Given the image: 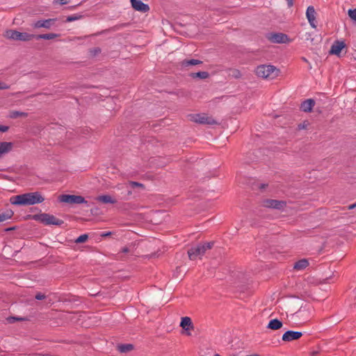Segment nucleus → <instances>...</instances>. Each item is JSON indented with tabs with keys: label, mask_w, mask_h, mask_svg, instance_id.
<instances>
[{
	"label": "nucleus",
	"mask_w": 356,
	"mask_h": 356,
	"mask_svg": "<svg viewBox=\"0 0 356 356\" xmlns=\"http://www.w3.org/2000/svg\"><path fill=\"white\" fill-rule=\"evenodd\" d=\"M44 200V197L39 192L26 193L15 195L10 197V202L15 205H33L42 203Z\"/></svg>",
	"instance_id": "nucleus-1"
},
{
	"label": "nucleus",
	"mask_w": 356,
	"mask_h": 356,
	"mask_svg": "<svg viewBox=\"0 0 356 356\" xmlns=\"http://www.w3.org/2000/svg\"><path fill=\"white\" fill-rule=\"evenodd\" d=\"M213 245V242H207L202 244H198L191 248L188 250V257L191 260L201 259L205 252L211 250Z\"/></svg>",
	"instance_id": "nucleus-2"
},
{
	"label": "nucleus",
	"mask_w": 356,
	"mask_h": 356,
	"mask_svg": "<svg viewBox=\"0 0 356 356\" xmlns=\"http://www.w3.org/2000/svg\"><path fill=\"white\" fill-rule=\"evenodd\" d=\"M280 70L271 65H261L256 69L258 76L264 79H273L279 75Z\"/></svg>",
	"instance_id": "nucleus-3"
},
{
	"label": "nucleus",
	"mask_w": 356,
	"mask_h": 356,
	"mask_svg": "<svg viewBox=\"0 0 356 356\" xmlns=\"http://www.w3.org/2000/svg\"><path fill=\"white\" fill-rule=\"evenodd\" d=\"M4 36L10 40H17V41H29L35 38L34 34H30L26 32H19L16 30H7Z\"/></svg>",
	"instance_id": "nucleus-4"
},
{
	"label": "nucleus",
	"mask_w": 356,
	"mask_h": 356,
	"mask_svg": "<svg viewBox=\"0 0 356 356\" xmlns=\"http://www.w3.org/2000/svg\"><path fill=\"white\" fill-rule=\"evenodd\" d=\"M35 219L39 220L45 225H61L64 223L63 220L57 218L54 216L49 213H41L35 216Z\"/></svg>",
	"instance_id": "nucleus-5"
},
{
	"label": "nucleus",
	"mask_w": 356,
	"mask_h": 356,
	"mask_svg": "<svg viewBox=\"0 0 356 356\" xmlns=\"http://www.w3.org/2000/svg\"><path fill=\"white\" fill-rule=\"evenodd\" d=\"M191 121L202 124H216L217 122L210 116L202 114H191L188 115Z\"/></svg>",
	"instance_id": "nucleus-6"
},
{
	"label": "nucleus",
	"mask_w": 356,
	"mask_h": 356,
	"mask_svg": "<svg viewBox=\"0 0 356 356\" xmlns=\"http://www.w3.org/2000/svg\"><path fill=\"white\" fill-rule=\"evenodd\" d=\"M59 200L61 202H65L68 204L87 203L84 197L81 195H62L59 197Z\"/></svg>",
	"instance_id": "nucleus-7"
},
{
	"label": "nucleus",
	"mask_w": 356,
	"mask_h": 356,
	"mask_svg": "<svg viewBox=\"0 0 356 356\" xmlns=\"http://www.w3.org/2000/svg\"><path fill=\"white\" fill-rule=\"evenodd\" d=\"M286 205V202L277 200L266 199L262 202L263 207L278 210L284 209Z\"/></svg>",
	"instance_id": "nucleus-8"
},
{
	"label": "nucleus",
	"mask_w": 356,
	"mask_h": 356,
	"mask_svg": "<svg viewBox=\"0 0 356 356\" xmlns=\"http://www.w3.org/2000/svg\"><path fill=\"white\" fill-rule=\"evenodd\" d=\"M267 38L273 43H286L289 41L287 35L282 33H268Z\"/></svg>",
	"instance_id": "nucleus-9"
},
{
	"label": "nucleus",
	"mask_w": 356,
	"mask_h": 356,
	"mask_svg": "<svg viewBox=\"0 0 356 356\" xmlns=\"http://www.w3.org/2000/svg\"><path fill=\"white\" fill-rule=\"evenodd\" d=\"M56 19H40L33 23L32 26L34 29H40L44 28L47 29H49L56 22Z\"/></svg>",
	"instance_id": "nucleus-10"
},
{
	"label": "nucleus",
	"mask_w": 356,
	"mask_h": 356,
	"mask_svg": "<svg viewBox=\"0 0 356 356\" xmlns=\"http://www.w3.org/2000/svg\"><path fill=\"white\" fill-rule=\"evenodd\" d=\"M130 2L132 8L136 11L145 13L149 10V6L140 0H130Z\"/></svg>",
	"instance_id": "nucleus-11"
},
{
	"label": "nucleus",
	"mask_w": 356,
	"mask_h": 356,
	"mask_svg": "<svg viewBox=\"0 0 356 356\" xmlns=\"http://www.w3.org/2000/svg\"><path fill=\"white\" fill-rule=\"evenodd\" d=\"M302 336L301 332L288 330L282 335V340L284 341H291L297 340Z\"/></svg>",
	"instance_id": "nucleus-12"
},
{
	"label": "nucleus",
	"mask_w": 356,
	"mask_h": 356,
	"mask_svg": "<svg viewBox=\"0 0 356 356\" xmlns=\"http://www.w3.org/2000/svg\"><path fill=\"white\" fill-rule=\"evenodd\" d=\"M180 326L186 332L187 335H191L190 331L194 330L191 318L188 316L181 318Z\"/></svg>",
	"instance_id": "nucleus-13"
},
{
	"label": "nucleus",
	"mask_w": 356,
	"mask_h": 356,
	"mask_svg": "<svg viewBox=\"0 0 356 356\" xmlns=\"http://www.w3.org/2000/svg\"><path fill=\"white\" fill-rule=\"evenodd\" d=\"M306 16L312 27L316 28V11L313 6H309L306 11Z\"/></svg>",
	"instance_id": "nucleus-14"
},
{
	"label": "nucleus",
	"mask_w": 356,
	"mask_h": 356,
	"mask_svg": "<svg viewBox=\"0 0 356 356\" xmlns=\"http://www.w3.org/2000/svg\"><path fill=\"white\" fill-rule=\"evenodd\" d=\"M345 46V43L343 41L337 40L332 44L330 53L331 54L339 55Z\"/></svg>",
	"instance_id": "nucleus-15"
},
{
	"label": "nucleus",
	"mask_w": 356,
	"mask_h": 356,
	"mask_svg": "<svg viewBox=\"0 0 356 356\" xmlns=\"http://www.w3.org/2000/svg\"><path fill=\"white\" fill-rule=\"evenodd\" d=\"M315 105V101L313 99H308L305 100L300 106V109L305 112L309 113L312 111L313 107Z\"/></svg>",
	"instance_id": "nucleus-16"
},
{
	"label": "nucleus",
	"mask_w": 356,
	"mask_h": 356,
	"mask_svg": "<svg viewBox=\"0 0 356 356\" xmlns=\"http://www.w3.org/2000/svg\"><path fill=\"white\" fill-rule=\"evenodd\" d=\"M13 147V143L10 142H1L0 143V158L3 155L8 153L12 150Z\"/></svg>",
	"instance_id": "nucleus-17"
},
{
	"label": "nucleus",
	"mask_w": 356,
	"mask_h": 356,
	"mask_svg": "<svg viewBox=\"0 0 356 356\" xmlns=\"http://www.w3.org/2000/svg\"><path fill=\"white\" fill-rule=\"evenodd\" d=\"M309 264V261L307 259H302L294 264L293 269L296 270H302L305 269Z\"/></svg>",
	"instance_id": "nucleus-18"
},
{
	"label": "nucleus",
	"mask_w": 356,
	"mask_h": 356,
	"mask_svg": "<svg viewBox=\"0 0 356 356\" xmlns=\"http://www.w3.org/2000/svg\"><path fill=\"white\" fill-rule=\"evenodd\" d=\"M283 323L281 321L278 320L277 318H275L270 321L267 325V328L273 330H277L280 329Z\"/></svg>",
	"instance_id": "nucleus-19"
},
{
	"label": "nucleus",
	"mask_w": 356,
	"mask_h": 356,
	"mask_svg": "<svg viewBox=\"0 0 356 356\" xmlns=\"http://www.w3.org/2000/svg\"><path fill=\"white\" fill-rule=\"evenodd\" d=\"M98 202H100L104 204H115L117 202L116 200L113 199L111 195H99L96 199Z\"/></svg>",
	"instance_id": "nucleus-20"
},
{
	"label": "nucleus",
	"mask_w": 356,
	"mask_h": 356,
	"mask_svg": "<svg viewBox=\"0 0 356 356\" xmlns=\"http://www.w3.org/2000/svg\"><path fill=\"white\" fill-rule=\"evenodd\" d=\"M202 61L197 59H185L181 61V65L183 68H186L191 65L202 64Z\"/></svg>",
	"instance_id": "nucleus-21"
},
{
	"label": "nucleus",
	"mask_w": 356,
	"mask_h": 356,
	"mask_svg": "<svg viewBox=\"0 0 356 356\" xmlns=\"http://www.w3.org/2000/svg\"><path fill=\"white\" fill-rule=\"evenodd\" d=\"M59 35L56 33H44V34H39L35 35V38L37 40L39 39H44V40H52L57 38Z\"/></svg>",
	"instance_id": "nucleus-22"
},
{
	"label": "nucleus",
	"mask_w": 356,
	"mask_h": 356,
	"mask_svg": "<svg viewBox=\"0 0 356 356\" xmlns=\"http://www.w3.org/2000/svg\"><path fill=\"white\" fill-rule=\"evenodd\" d=\"M134 349V346L130 343H126V344H119L118 346V350L120 353H128Z\"/></svg>",
	"instance_id": "nucleus-23"
},
{
	"label": "nucleus",
	"mask_w": 356,
	"mask_h": 356,
	"mask_svg": "<svg viewBox=\"0 0 356 356\" xmlns=\"http://www.w3.org/2000/svg\"><path fill=\"white\" fill-rule=\"evenodd\" d=\"M13 215V212L11 210L6 211L5 212L0 211V222L10 219Z\"/></svg>",
	"instance_id": "nucleus-24"
},
{
	"label": "nucleus",
	"mask_w": 356,
	"mask_h": 356,
	"mask_svg": "<svg viewBox=\"0 0 356 356\" xmlns=\"http://www.w3.org/2000/svg\"><path fill=\"white\" fill-rule=\"evenodd\" d=\"M209 76V74L207 72H198L195 73H192L191 76L193 78H200L202 79H207Z\"/></svg>",
	"instance_id": "nucleus-25"
},
{
	"label": "nucleus",
	"mask_w": 356,
	"mask_h": 356,
	"mask_svg": "<svg viewBox=\"0 0 356 356\" xmlns=\"http://www.w3.org/2000/svg\"><path fill=\"white\" fill-rule=\"evenodd\" d=\"M28 116V113L25 112H20V111H11L10 113V117L11 118H17L19 117H24L26 118Z\"/></svg>",
	"instance_id": "nucleus-26"
},
{
	"label": "nucleus",
	"mask_w": 356,
	"mask_h": 356,
	"mask_svg": "<svg viewBox=\"0 0 356 356\" xmlns=\"http://www.w3.org/2000/svg\"><path fill=\"white\" fill-rule=\"evenodd\" d=\"M88 235L86 234H84L79 236L78 238H76L74 241L76 243H82L86 242L88 240Z\"/></svg>",
	"instance_id": "nucleus-27"
},
{
	"label": "nucleus",
	"mask_w": 356,
	"mask_h": 356,
	"mask_svg": "<svg viewBox=\"0 0 356 356\" xmlns=\"http://www.w3.org/2000/svg\"><path fill=\"white\" fill-rule=\"evenodd\" d=\"M82 17L81 15H70L67 17L66 19V22H74L75 20H78V19H80Z\"/></svg>",
	"instance_id": "nucleus-28"
},
{
	"label": "nucleus",
	"mask_w": 356,
	"mask_h": 356,
	"mask_svg": "<svg viewBox=\"0 0 356 356\" xmlns=\"http://www.w3.org/2000/svg\"><path fill=\"white\" fill-rule=\"evenodd\" d=\"M128 185H129L133 188H134L136 187H139V188H145V186H144V185L143 184L137 182V181H130L128 182Z\"/></svg>",
	"instance_id": "nucleus-29"
},
{
	"label": "nucleus",
	"mask_w": 356,
	"mask_h": 356,
	"mask_svg": "<svg viewBox=\"0 0 356 356\" xmlns=\"http://www.w3.org/2000/svg\"><path fill=\"white\" fill-rule=\"evenodd\" d=\"M349 17L354 21H356V8L355 9H350L348 10Z\"/></svg>",
	"instance_id": "nucleus-30"
},
{
	"label": "nucleus",
	"mask_w": 356,
	"mask_h": 356,
	"mask_svg": "<svg viewBox=\"0 0 356 356\" xmlns=\"http://www.w3.org/2000/svg\"><path fill=\"white\" fill-rule=\"evenodd\" d=\"M24 320V318L13 316V317H10L9 318V322L10 323H14L15 321H22Z\"/></svg>",
	"instance_id": "nucleus-31"
},
{
	"label": "nucleus",
	"mask_w": 356,
	"mask_h": 356,
	"mask_svg": "<svg viewBox=\"0 0 356 356\" xmlns=\"http://www.w3.org/2000/svg\"><path fill=\"white\" fill-rule=\"evenodd\" d=\"M35 298L36 300H44L46 298V296L43 293H37L35 296Z\"/></svg>",
	"instance_id": "nucleus-32"
},
{
	"label": "nucleus",
	"mask_w": 356,
	"mask_h": 356,
	"mask_svg": "<svg viewBox=\"0 0 356 356\" xmlns=\"http://www.w3.org/2000/svg\"><path fill=\"white\" fill-rule=\"evenodd\" d=\"M9 127L8 126L5 125H0V131L1 132H6L8 130Z\"/></svg>",
	"instance_id": "nucleus-33"
},
{
	"label": "nucleus",
	"mask_w": 356,
	"mask_h": 356,
	"mask_svg": "<svg viewBox=\"0 0 356 356\" xmlns=\"http://www.w3.org/2000/svg\"><path fill=\"white\" fill-rule=\"evenodd\" d=\"M9 88V86L7 85L6 83H2L0 81V90L1 89H8Z\"/></svg>",
	"instance_id": "nucleus-34"
},
{
	"label": "nucleus",
	"mask_w": 356,
	"mask_h": 356,
	"mask_svg": "<svg viewBox=\"0 0 356 356\" xmlns=\"http://www.w3.org/2000/svg\"><path fill=\"white\" fill-rule=\"evenodd\" d=\"M130 252V250L128 247H124L122 248L121 252L122 253H128Z\"/></svg>",
	"instance_id": "nucleus-35"
},
{
	"label": "nucleus",
	"mask_w": 356,
	"mask_h": 356,
	"mask_svg": "<svg viewBox=\"0 0 356 356\" xmlns=\"http://www.w3.org/2000/svg\"><path fill=\"white\" fill-rule=\"evenodd\" d=\"M111 232H103L102 234H101V236L102 237H106V236H111Z\"/></svg>",
	"instance_id": "nucleus-36"
},
{
	"label": "nucleus",
	"mask_w": 356,
	"mask_h": 356,
	"mask_svg": "<svg viewBox=\"0 0 356 356\" xmlns=\"http://www.w3.org/2000/svg\"><path fill=\"white\" fill-rule=\"evenodd\" d=\"M286 3H287V6L288 7H291L293 4V0H286Z\"/></svg>",
	"instance_id": "nucleus-37"
},
{
	"label": "nucleus",
	"mask_w": 356,
	"mask_h": 356,
	"mask_svg": "<svg viewBox=\"0 0 356 356\" xmlns=\"http://www.w3.org/2000/svg\"><path fill=\"white\" fill-rule=\"evenodd\" d=\"M70 0H60V3L61 5L67 4Z\"/></svg>",
	"instance_id": "nucleus-38"
},
{
	"label": "nucleus",
	"mask_w": 356,
	"mask_h": 356,
	"mask_svg": "<svg viewBox=\"0 0 356 356\" xmlns=\"http://www.w3.org/2000/svg\"><path fill=\"white\" fill-rule=\"evenodd\" d=\"M355 207H356V204H351V205L348 206V209H354Z\"/></svg>",
	"instance_id": "nucleus-39"
},
{
	"label": "nucleus",
	"mask_w": 356,
	"mask_h": 356,
	"mask_svg": "<svg viewBox=\"0 0 356 356\" xmlns=\"http://www.w3.org/2000/svg\"><path fill=\"white\" fill-rule=\"evenodd\" d=\"M265 186H266V185H265V184H261V188H265Z\"/></svg>",
	"instance_id": "nucleus-40"
},
{
	"label": "nucleus",
	"mask_w": 356,
	"mask_h": 356,
	"mask_svg": "<svg viewBox=\"0 0 356 356\" xmlns=\"http://www.w3.org/2000/svg\"><path fill=\"white\" fill-rule=\"evenodd\" d=\"M99 51H100V50L99 49H95V53H97V52H99Z\"/></svg>",
	"instance_id": "nucleus-41"
},
{
	"label": "nucleus",
	"mask_w": 356,
	"mask_h": 356,
	"mask_svg": "<svg viewBox=\"0 0 356 356\" xmlns=\"http://www.w3.org/2000/svg\"><path fill=\"white\" fill-rule=\"evenodd\" d=\"M131 191H128V195H131Z\"/></svg>",
	"instance_id": "nucleus-42"
},
{
	"label": "nucleus",
	"mask_w": 356,
	"mask_h": 356,
	"mask_svg": "<svg viewBox=\"0 0 356 356\" xmlns=\"http://www.w3.org/2000/svg\"><path fill=\"white\" fill-rule=\"evenodd\" d=\"M299 127H300V129H301V128H304V127H304V125H302V126H301V125H300Z\"/></svg>",
	"instance_id": "nucleus-43"
},
{
	"label": "nucleus",
	"mask_w": 356,
	"mask_h": 356,
	"mask_svg": "<svg viewBox=\"0 0 356 356\" xmlns=\"http://www.w3.org/2000/svg\"><path fill=\"white\" fill-rule=\"evenodd\" d=\"M303 61L307 62V60L305 58H303Z\"/></svg>",
	"instance_id": "nucleus-44"
},
{
	"label": "nucleus",
	"mask_w": 356,
	"mask_h": 356,
	"mask_svg": "<svg viewBox=\"0 0 356 356\" xmlns=\"http://www.w3.org/2000/svg\"><path fill=\"white\" fill-rule=\"evenodd\" d=\"M214 356H220V355L218 354H216Z\"/></svg>",
	"instance_id": "nucleus-45"
},
{
	"label": "nucleus",
	"mask_w": 356,
	"mask_h": 356,
	"mask_svg": "<svg viewBox=\"0 0 356 356\" xmlns=\"http://www.w3.org/2000/svg\"><path fill=\"white\" fill-rule=\"evenodd\" d=\"M257 356H259V355H257Z\"/></svg>",
	"instance_id": "nucleus-46"
}]
</instances>
